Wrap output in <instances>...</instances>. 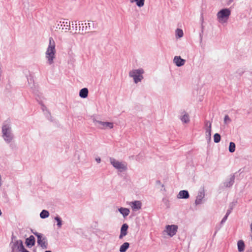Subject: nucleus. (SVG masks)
I'll list each match as a JSON object with an SVG mask.
<instances>
[{"label":"nucleus","mask_w":252,"mask_h":252,"mask_svg":"<svg viewBox=\"0 0 252 252\" xmlns=\"http://www.w3.org/2000/svg\"><path fill=\"white\" fill-rule=\"evenodd\" d=\"M55 42L53 38L50 37L49 38V43L45 53L48 63L50 65L54 63V60L55 58Z\"/></svg>","instance_id":"obj_1"},{"label":"nucleus","mask_w":252,"mask_h":252,"mask_svg":"<svg viewBox=\"0 0 252 252\" xmlns=\"http://www.w3.org/2000/svg\"><path fill=\"white\" fill-rule=\"evenodd\" d=\"M2 137L7 143H10L14 136L12 132L11 127L9 124H4L2 126Z\"/></svg>","instance_id":"obj_2"},{"label":"nucleus","mask_w":252,"mask_h":252,"mask_svg":"<svg viewBox=\"0 0 252 252\" xmlns=\"http://www.w3.org/2000/svg\"><path fill=\"white\" fill-rule=\"evenodd\" d=\"M92 119L94 126L99 129H111L114 127V124L112 122H102L97 120L95 117L92 116Z\"/></svg>","instance_id":"obj_3"},{"label":"nucleus","mask_w":252,"mask_h":252,"mask_svg":"<svg viewBox=\"0 0 252 252\" xmlns=\"http://www.w3.org/2000/svg\"><path fill=\"white\" fill-rule=\"evenodd\" d=\"M144 72V70L142 68L133 69L129 72V76L133 78L135 83H137L141 82L143 79L142 74Z\"/></svg>","instance_id":"obj_4"},{"label":"nucleus","mask_w":252,"mask_h":252,"mask_svg":"<svg viewBox=\"0 0 252 252\" xmlns=\"http://www.w3.org/2000/svg\"><path fill=\"white\" fill-rule=\"evenodd\" d=\"M34 235L37 237V243L38 245L40 246L43 249H47V239L45 236H43V234L38 232H35L34 233Z\"/></svg>","instance_id":"obj_5"},{"label":"nucleus","mask_w":252,"mask_h":252,"mask_svg":"<svg viewBox=\"0 0 252 252\" xmlns=\"http://www.w3.org/2000/svg\"><path fill=\"white\" fill-rule=\"evenodd\" d=\"M231 14V11L228 8L221 9L217 13L218 19L220 22L227 20Z\"/></svg>","instance_id":"obj_6"},{"label":"nucleus","mask_w":252,"mask_h":252,"mask_svg":"<svg viewBox=\"0 0 252 252\" xmlns=\"http://www.w3.org/2000/svg\"><path fill=\"white\" fill-rule=\"evenodd\" d=\"M110 161L114 167L120 170L121 171H125L127 169L126 165L122 163V162L116 160L113 158H110Z\"/></svg>","instance_id":"obj_7"},{"label":"nucleus","mask_w":252,"mask_h":252,"mask_svg":"<svg viewBox=\"0 0 252 252\" xmlns=\"http://www.w3.org/2000/svg\"><path fill=\"white\" fill-rule=\"evenodd\" d=\"M178 230V226L176 225H168L166 226V230L167 234L171 237L174 236Z\"/></svg>","instance_id":"obj_8"},{"label":"nucleus","mask_w":252,"mask_h":252,"mask_svg":"<svg viewBox=\"0 0 252 252\" xmlns=\"http://www.w3.org/2000/svg\"><path fill=\"white\" fill-rule=\"evenodd\" d=\"M128 228V225L127 223H124L122 225L120 230V234L119 235V239H121L127 235Z\"/></svg>","instance_id":"obj_9"},{"label":"nucleus","mask_w":252,"mask_h":252,"mask_svg":"<svg viewBox=\"0 0 252 252\" xmlns=\"http://www.w3.org/2000/svg\"><path fill=\"white\" fill-rule=\"evenodd\" d=\"M173 62L176 66L180 67L185 64L186 60L182 59L180 56H175L174 58Z\"/></svg>","instance_id":"obj_10"},{"label":"nucleus","mask_w":252,"mask_h":252,"mask_svg":"<svg viewBox=\"0 0 252 252\" xmlns=\"http://www.w3.org/2000/svg\"><path fill=\"white\" fill-rule=\"evenodd\" d=\"M205 193L204 191L203 190L202 191H199L198 193L197 196H196V200L195 201V203L196 205H199L202 203V200L204 198Z\"/></svg>","instance_id":"obj_11"},{"label":"nucleus","mask_w":252,"mask_h":252,"mask_svg":"<svg viewBox=\"0 0 252 252\" xmlns=\"http://www.w3.org/2000/svg\"><path fill=\"white\" fill-rule=\"evenodd\" d=\"M35 240L33 236L31 235L26 239L25 244L27 247L31 248L35 245Z\"/></svg>","instance_id":"obj_12"},{"label":"nucleus","mask_w":252,"mask_h":252,"mask_svg":"<svg viewBox=\"0 0 252 252\" xmlns=\"http://www.w3.org/2000/svg\"><path fill=\"white\" fill-rule=\"evenodd\" d=\"M177 197L180 199H188L189 197V191L187 190H182L180 191Z\"/></svg>","instance_id":"obj_13"},{"label":"nucleus","mask_w":252,"mask_h":252,"mask_svg":"<svg viewBox=\"0 0 252 252\" xmlns=\"http://www.w3.org/2000/svg\"><path fill=\"white\" fill-rule=\"evenodd\" d=\"M131 203V206L133 210H138L141 208L142 203L140 201L137 200L132 201Z\"/></svg>","instance_id":"obj_14"},{"label":"nucleus","mask_w":252,"mask_h":252,"mask_svg":"<svg viewBox=\"0 0 252 252\" xmlns=\"http://www.w3.org/2000/svg\"><path fill=\"white\" fill-rule=\"evenodd\" d=\"M180 119L183 123L185 124H188L190 121L189 115L187 113H183V115L180 116Z\"/></svg>","instance_id":"obj_15"},{"label":"nucleus","mask_w":252,"mask_h":252,"mask_svg":"<svg viewBox=\"0 0 252 252\" xmlns=\"http://www.w3.org/2000/svg\"><path fill=\"white\" fill-rule=\"evenodd\" d=\"M118 211L123 215L124 218L127 217L130 212L129 209L123 207L119 208Z\"/></svg>","instance_id":"obj_16"},{"label":"nucleus","mask_w":252,"mask_h":252,"mask_svg":"<svg viewBox=\"0 0 252 252\" xmlns=\"http://www.w3.org/2000/svg\"><path fill=\"white\" fill-rule=\"evenodd\" d=\"M234 180H235V175H232L231 176L230 179H229V181H225L224 183V186L225 187H228V188L231 187L234 183Z\"/></svg>","instance_id":"obj_17"},{"label":"nucleus","mask_w":252,"mask_h":252,"mask_svg":"<svg viewBox=\"0 0 252 252\" xmlns=\"http://www.w3.org/2000/svg\"><path fill=\"white\" fill-rule=\"evenodd\" d=\"M23 244V242L21 240H16L13 243H10L11 248L19 249V251H21V245Z\"/></svg>","instance_id":"obj_18"},{"label":"nucleus","mask_w":252,"mask_h":252,"mask_svg":"<svg viewBox=\"0 0 252 252\" xmlns=\"http://www.w3.org/2000/svg\"><path fill=\"white\" fill-rule=\"evenodd\" d=\"M60 23H61V26H63L65 27V30L69 31L70 28V23L67 19H64L63 21H60Z\"/></svg>","instance_id":"obj_19"},{"label":"nucleus","mask_w":252,"mask_h":252,"mask_svg":"<svg viewBox=\"0 0 252 252\" xmlns=\"http://www.w3.org/2000/svg\"><path fill=\"white\" fill-rule=\"evenodd\" d=\"M88 89L86 88L82 89L79 92V96L82 98H85L88 95Z\"/></svg>","instance_id":"obj_20"},{"label":"nucleus","mask_w":252,"mask_h":252,"mask_svg":"<svg viewBox=\"0 0 252 252\" xmlns=\"http://www.w3.org/2000/svg\"><path fill=\"white\" fill-rule=\"evenodd\" d=\"M237 247H238V251L239 252H244L245 248V245L244 243V242L241 240L238 241L237 243Z\"/></svg>","instance_id":"obj_21"},{"label":"nucleus","mask_w":252,"mask_h":252,"mask_svg":"<svg viewBox=\"0 0 252 252\" xmlns=\"http://www.w3.org/2000/svg\"><path fill=\"white\" fill-rule=\"evenodd\" d=\"M84 24L82 23L81 24H79V30L82 31V32H83L84 30L86 31L87 30H91V26L90 23H88L87 25L86 23H85V26H83Z\"/></svg>","instance_id":"obj_22"},{"label":"nucleus","mask_w":252,"mask_h":252,"mask_svg":"<svg viewBox=\"0 0 252 252\" xmlns=\"http://www.w3.org/2000/svg\"><path fill=\"white\" fill-rule=\"evenodd\" d=\"M129 247V244L128 242H125L120 248V252H126Z\"/></svg>","instance_id":"obj_23"},{"label":"nucleus","mask_w":252,"mask_h":252,"mask_svg":"<svg viewBox=\"0 0 252 252\" xmlns=\"http://www.w3.org/2000/svg\"><path fill=\"white\" fill-rule=\"evenodd\" d=\"M131 3L136 2V5L139 7L144 6L145 0H129Z\"/></svg>","instance_id":"obj_24"},{"label":"nucleus","mask_w":252,"mask_h":252,"mask_svg":"<svg viewBox=\"0 0 252 252\" xmlns=\"http://www.w3.org/2000/svg\"><path fill=\"white\" fill-rule=\"evenodd\" d=\"M49 216V213L47 210H43L40 213V217L41 219H46Z\"/></svg>","instance_id":"obj_25"},{"label":"nucleus","mask_w":252,"mask_h":252,"mask_svg":"<svg viewBox=\"0 0 252 252\" xmlns=\"http://www.w3.org/2000/svg\"><path fill=\"white\" fill-rule=\"evenodd\" d=\"M206 135L207 137L209 138V139H211V124H209V126L206 128Z\"/></svg>","instance_id":"obj_26"},{"label":"nucleus","mask_w":252,"mask_h":252,"mask_svg":"<svg viewBox=\"0 0 252 252\" xmlns=\"http://www.w3.org/2000/svg\"><path fill=\"white\" fill-rule=\"evenodd\" d=\"M221 139L220 135L219 133H216L214 135V142L217 143L220 142Z\"/></svg>","instance_id":"obj_27"},{"label":"nucleus","mask_w":252,"mask_h":252,"mask_svg":"<svg viewBox=\"0 0 252 252\" xmlns=\"http://www.w3.org/2000/svg\"><path fill=\"white\" fill-rule=\"evenodd\" d=\"M235 150V144L233 142H230L229 145V151L230 153L234 152Z\"/></svg>","instance_id":"obj_28"},{"label":"nucleus","mask_w":252,"mask_h":252,"mask_svg":"<svg viewBox=\"0 0 252 252\" xmlns=\"http://www.w3.org/2000/svg\"><path fill=\"white\" fill-rule=\"evenodd\" d=\"M55 220L57 222V225L58 228H61L62 225V220L61 218L57 216L55 218Z\"/></svg>","instance_id":"obj_29"},{"label":"nucleus","mask_w":252,"mask_h":252,"mask_svg":"<svg viewBox=\"0 0 252 252\" xmlns=\"http://www.w3.org/2000/svg\"><path fill=\"white\" fill-rule=\"evenodd\" d=\"M235 206V203L234 202H231L229 205V208L228 209V210H227V212H226V214L227 215H229V214L231 213V212H232L234 207Z\"/></svg>","instance_id":"obj_30"},{"label":"nucleus","mask_w":252,"mask_h":252,"mask_svg":"<svg viewBox=\"0 0 252 252\" xmlns=\"http://www.w3.org/2000/svg\"><path fill=\"white\" fill-rule=\"evenodd\" d=\"M176 35L179 37H182L183 36V32L181 29H177L176 31Z\"/></svg>","instance_id":"obj_31"},{"label":"nucleus","mask_w":252,"mask_h":252,"mask_svg":"<svg viewBox=\"0 0 252 252\" xmlns=\"http://www.w3.org/2000/svg\"><path fill=\"white\" fill-rule=\"evenodd\" d=\"M46 117L50 121L53 122V120L52 119V116L49 111H46L45 113Z\"/></svg>","instance_id":"obj_32"},{"label":"nucleus","mask_w":252,"mask_h":252,"mask_svg":"<svg viewBox=\"0 0 252 252\" xmlns=\"http://www.w3.org/2000/svg\"><path fill=\"white\" fill-rule=\"evenodd\" d=\"M230 121H231V120L229 118V117H228V116L225 115L224 117V123L227 124V123H229Z\"/></svg>","instance_id":"obj_33"},{"label":"nucleus","mask_w":252,"mask_h":252,"mask_svg":"<svg viewBox=\"0 0 252 252\" xmlns=\"http://www.w3.org/2000/svg\"><path fill=\"white\" fill-rule=\"evenodd\" d=\"M228 216L229 215H227L226 214H225V215L224 216V217L223 218V219L221 220V222H220V224H223L225 222V221L227 219V218H228Z\"/></svg>","instance_id":"obj_34"},{"label":"nucleus","mask_w":252,"mask_h":252,"mask_svg":"<svg viewBox=\"0 0 252 252\" xmlns=\"http://www.w3.org/2000/svg\"><path fill=\"white\" fill-rule=\"evenodd\" d=\"M200 21L201 22V28H202V30L203 31V23L204 22V18H203V13H202L201 14V17H200Z\"/></svg>","instance_id":"obj_35"},{"label":"nucleus","mask_w":252,"mask_h":252,"mask_svg":"<svg viewBox=\"0 0 252 252\" xmlns=\"http://www.w3.org/2000/svg\"><path fill=\"white\" fill-rule=\"evenodd\" d=\"M39 104H40L41 105V109H42V111H44L45 110V109L46 108L45 106L43 104V103H42V102L40 101L39 102Z\"/></svg>","instance_id":"obj_36"},{"label":"nucleus","mask_w":252,"mask_h":252,"mask_svg":"<svg viewBox=\"0 0 252 252\" xmlns=\"http://www.w3.org/2000/svg\"><path fill=\"white\" fill-rule=\"evenodd\" d=\"M77 21H74L72 22V26L73 28L75 27V30H77Z\"/></svg>","instance_id":"obj_37"},{"label":"nucleus","mask_w":252,"mask_h":252,"mask_svg":"<svg viewBox=\"0 0 252 252\" xmlns=\"http://www.w3.org/2000/svg\"><path fill=\"white\" fill-rule=\"evenodd\" d=\"M141 158L142 156H141L140 154H139L138 155L136 156L135 158V159L139 161H140Z\"/></svg>","instance_id":"obj_38"},{"label":"nucleus","mask_w":252,"mask_h":252,"mask_svg":"<svg viewBox=\"0 0 252 252\" xmlns=\"http://www.w3.org/2000/svg\"><path fill=\"white\" fill-rule=\"evenodd\" d=\"M11 248V252H20L19 251V249L14 248Z\"/></svg>","instance_id":"obj_39"},{"label":"nucleus","mask_w":252,"mask_h":252,"mask_svg":"<svg viewBox=\"0 0 252 252\" xmlns=\"http://www.w3.org/2000/svg\"><path fill=\"white\" fill-rule=\"evenodd\" d=\"M209 124H211V123L209 121H206L205 122V126L206 128L208 127V126H209Z\"/></svg>","instance_id":"obj_40"},{"label":"nucleus","mask_w":252,"mask_h":252,"mask_svg":"<svg viewBox=\"0 0 252 252\" xmlns=\"http://www.w3.org/2000/svg\"><path fill=\"white\" fill-rule=\"evenodd\" d=\"M95 160L97 161V162L99 163L101 161V159L100 158L98 157L95 158Z\"/></svg>","instance_id":"obj_41"},{"label":"nucleus","mask_w":252,"mask_h":252,"mask_svg":"<svg viewBox=\"0 0 252 252\" xmlns=\"http://www.w3.org/2000/svg\"><path fill=\"white\" fill-rule=\"evenodd\" d=\"M61 23H59L56 27L57 29L59 28V29H61V27L62 26H61Z\"/></svg>","instance_id":"obj_42"},{"label":"nucleus","mask_w":252,"mask_h":252,"mask_svg":"<svg viewBox=\"0 0 252 252\" xmlns=\"http://www.w3.org/2000/svg\"><path fill=\"white\" fill-rule=\"evenodd\" d=\"M246 252H252V248L247 250Z\"/></svg>","instance_id":"obj_43"},{"label":"nucleus","mask_w":252,"mask_h":252,"mask_svg":"<svg viewBox=\"0 0 252 252\" xmlns=\"http://www.w3.org/2000/svg\"><path fill=\"white\" fill-rule=\"evenodd\" d=\"M233 0H229V1H228V3H230L231 2H232L233 1Z\"/></svg>","instance_id":"obj_44"},{"label":"nucleus","mask_w":252,"mask_h":252,"mask_svg":"<svg viewBox=\"0 0 252 252\" xmlns=\"http://www.w3.org/2000/svg\"><path fill=\"white\" fill-rule=\"evenodd\" d=\"M95 32H95V31H93V32H90V33H91V34H93V33H95Z\"/></svg>","instance_id":"obj_45"},{"label":"nucleus","mask_w":252,"mask_h":252,"mask_svg":"<svg viewBox=\"0 0 252 252\" xmlns=\"http://www.w3.org/2000/svg\"><path fill=\"white\" fill-rule=\"evenodd\" d=\"M45 252H52L51 251H46Z\"/></svg>","instance_id":"obj_46"},{"label":"nucleus","mask_w":252,"mask_h":252,"mask_svg":"<svg viewBox=\"0 0 252 252\" xmlns=\"http://www.w3.org/2000/svg\"><path fill=\"white\" fill-rule=\"evenodd\" d=\"M157 183H160V182L159 181H157Z\"/></svg>","instance_id":"obj_47"},{"label":"nucleus","mask_w":252,"mask_h":252,"mask_svg":"<svg viewBox=\"0 0 252 252\" xmlns=\"http://www.w3.org/2000/svg\"><path fill=\"white\" fill-rule=\"evenodd\" d=\"M1 214H2L1 211V210H0V216L1 215Z\"/></svg>","instance_id":"obj_48"},{"label":"nucleus","mask_w":252,"mask_h":252,"mask_svg":"<svg viewBox=\"0 0 252 252\" xmlns=\"http://www.w3.org/2000/svg\"><path fill=\"white\" fill-rule=\"evenodd\" d=\"M32 232L34 234V233H35V232L33 231V230H32Z\"/></svg>","instance_id":"obj_49"},{"label":"nucleus","mask_w":252,"mask_h":252,"mask_svg":"<svg viewBox=\"0 0 252 252\" xmlns=\"http://www.w3.org/2000/svg\"><path fill=\"white\" fill-rule=\"evenodd\" d=\"M134 156H131L130 158H134Z\"/></svg>","instance_id":"obj_50"}]
</instances>
